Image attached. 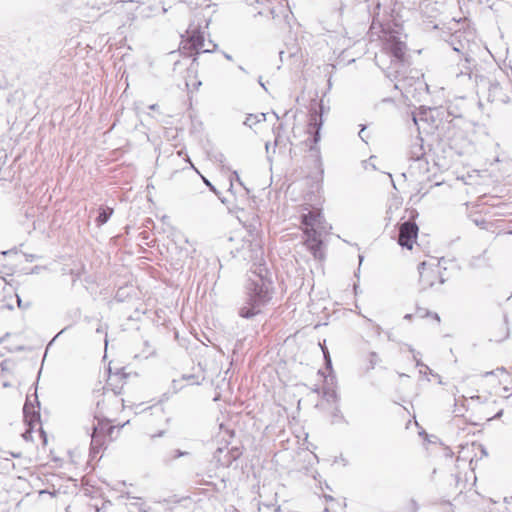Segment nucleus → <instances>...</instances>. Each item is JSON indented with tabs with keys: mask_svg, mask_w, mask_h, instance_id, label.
Returning a JSON list of instances; mask_svg holds the SVG:
<instances>
[{
	"mask_svg": "<svg viewBox=\"0 0 512 512\" xmlns=\"http://www.w3.org/2000/svg\"><path fill=\"white\" fill-rule=\"evenodd\" d=\"M237 253L244 260L252 262L245 285L244 302L238 310V315L244 319H252L272 300L273 281L265 266L264 252L259 240H244Z\"/></svg>",
	"mask_w": 512,
	"mask_h": 512,
	"instance_id": "f257e3e1",
	"label": "nucleus"
},
{
	"mask_svg": "<svg viewBox=\"0 0 512 512\" xmlns=\"http://www.w3.org/2000/svg\"><path fill=\"white\" fill-rule=\"evenodd\" d=\"M300 220L306 248L315 259L322 260L324 258L322 237L327 233V223L321 210H309L307 213H302Z\"/></svg>",
	"mask_w": 512,
	"mask_h": 512,
	"instance_id": "f03ea898",
	"label": "nucleus"
},
{
	"mask_svg": "<svg viewBox=\"0 0 512 512\" xmlns=\"http://www.w3.org/2000/svg\"><path fill=\"white\" fill-rule=\"evenodd\" d=\"M385 49L391 55V68L394 69V79L398 82H405L406 67L408 66V58L406 55V43L401 41L395 34H390L385 42Z\"/></svg>",
	"mask_w": 512,
	"mask_h": 512,
	"instance_id": "7ed1b4c3",
	"label": "nucleus"
},
{
	"mask_svg": "<svg viewBox=\"0 0 512 512\" xmlns=\"http://www.w3.org/2000/svg\"><path fill=\"white\" fill-rule=\"evenodd\" d=\"M507 76L500 68H496L490 76H481L479 85L487 87L489 102L508 104L512 97L507 94L504 84H508Z\"/></svg>",
	"mask_w": 512,
	"mask_h": 512,
	"instance_id": "20e7f679",
	"label": "nucleus"
},
{
	"mask_svg": "<svg viewBox=\"0 0 512 512\" xmlns=\"http://www.w3.org/2000/svg\"><path fill=\"white\" fill-rule=\"evenodd\" d=\"M417 216L418 212L412 210L409 219L399 225L398 244L403 248L412 249L418 236L419 227L415 222Z\"/></svg>",
	"mask_w": 512,
	"mask_h": 512,
	"instance_id": "39448f33",
	"label": "nucleus"
},
{
	"mask_svg": "<svg viewBox=\"0 0 512 512\" xmlns=\"http://www.w3.org/2000/svg\"><path fill=\"white\" fill-rule=\"evenodd\" d=\"M455 76L464 83L467 82L469 85L479 86L482 75L478 73L475 59L466 55L464 59L460 60Z\"/></svg>",
	"mask_w": 512,
	"mask_h": 512,
	"instance_id": "423d86ee",
	"label": "nucleus"
},
{
	"mask_svg": "<svg viewBox=\"0 0 512 512\" xmlns=\"http://www.w3.org/2000/svg\"><path fill=\"white\" fill-rule=\"evenodd\" d=\"M95 419L97 422L93 423L91 427V443L89 448H102L105 445V439L111 437V434L114 432V426L106 419H99L97 417Z\"/></svg>",
	"mask_w": 512,
	"mask_h": 512,
	"instance_id": "0eeeda50",
	"label": "nucleus"
},
{
	"mask_svg": "<svg viewBox=\"0 0 512 512\" xmlns=\"http://www.w3.org/2000/svg\"><path fill=\"white\" fill-rule=\"evenodd\" d=\"M425 150L423 146V139L416 137L409 148L408 158L413 161L415 165H410L411 169H418L420 173H426L429 171V163L425 158Z\"/></svg>",
	"mask_w": 512,
	"mask_h": 512,
	"instance_id": "6e6552de",
	"label": "nucleus"
},
{
	"mask_svg": "<svg viewBox=\"0 0 512 512\" xmlns=\"http://www.w3.org/2000/svg\"><path fill=\"white\" fill-rule=\"evenodd\" d=\"M419 271V281L423 290L433 287L435 284V280L439 278V283H445L446 279L439 273V271L434 270L431 267L427 266V263L421 262L418 265Z\"/></svg>",
	"mask_w": 512,
	"mask_h": 512,
	"instance_id": "1a4fd4ad",
	"label": "nucleus"
},
{
	"mask_svg": "<svg viewBox=\"0 0 512 512\" xmlns=\"http://www.w3.org/2000/svg\"><path fill=\"white\" fill-rule=\"evenodd\" d=\"M23 413L26 421L30 424L40 422V401L36 391L32 395L27 396Z\"/></svg>",
	"mask_w": 512,
	"mask_h": 512,
	"instance_id": "9d476101",
	"label": "nucleus"
},
{
	"mask_svg": "<svg viewBox=\"0 0 512 512\" xmlns=\"http://www.w3.org/2000/svg\"><path fill=\"white\" fill-rule=\"evenodd\" d=\"M128 377V374L125 373L124 369H119L117 372L109 376V379L104 387V390L113 392L114 396L120 395L123 389V382L119 385V382L124 381Z\"/></svg>",
	"mask_w": 512,
	"mask_h": 512,
	"instance_id": "9b49d317",
	"label": "nucleus"
},
{
	"mask_svg": "<svg viewBox=\"0 0 512 512\" xmlns=\"http://www.w3.org/2000/svg\"><path fill=\"white\" fill-rule=\"evenodd\" d=\"M188 44L195 54L210 53L212 49L205 47L204 36L200 31H193L189 36Z\"/></svg>",
	"mask_w": 512,
	"mask_h": 512,
	"instance_id": "f8f14e48",
	"label": "nucleus"
},
{
	"mask_svg": "<svg viewBox=\"0 0 512 512\" xmlns=\"http://www.w3.org/2000/svg\"><path fill=\"white\" fill-rule=\"evenodd\" d=\"M322 116L318 115V112L315 111L310 115V123L309 125L315 129V133L313 135V142L317 144L320 140V128L322 126Z\"/></svg>",
	"mask_w": 512,
	"mask_h": 512,
	"instance_id": "ddd939ff",
	"label": "nucleus"
},
{
	"mask_svg": "<svg viewBox=\"0 0 512 512\" xmlns=\"http://www.w3.org/2000/svg\"><path fill=\"white\" fill-rule=\"evenodd\" d=\"M4 454H5V456L0 457V467L3 470L9 471L11 468L15 467V464L12 461V459L9 458L8 456H10L12 458H20L21 457V453L20 452L15 453V452H12V451H9V450H4Z\"/></svg>",
	"mask_w": 512,
	"mask_h": 512,
	"instance_id": "4468645a",
	"label": "nucleus"
},
{
	"mask_svg": "<svg viewBox=\"0 0 512 512\" xmlns=\"http://www.w3.org/2000/svg\"><path fill=\"white\" fill-rule=\"evenodd\" d=\"M112 214H113V209L112 208H110V207H100L99 208L98 216H97V218L95 220L96 224L98 226L104 225L105 223L108 222V220L110 219Z\"/></svg>",
	"mask_w": 512,
	"mask_h": 512,
	"instance_id": "2eb2a0df",
	"label": "nucleus"
},
{
	"mask_svg": "<svg viewBox=\"0 0 512 512\" xmlns=\"http://www.w3.org/2000/svg\"><path fill=\"white\" fill-rule=\"evenodd\" d=\"M265 120V114L264 113H261L259 115H253V114H249L247 117H246V120L244 121V124L249 126V127H252V125L260 122V121H264Z\"/></svg>",
	"mask_w": 512,
	"mask_h": 512,
	"instance_id": "dca6fc26",
	"label": "nucleus"
},
{
	"mask_svg": "<svg viewBox=\"0 0 512 512\" xmlns=\"http://www.w3.org/2000/svg\"><path fill=\"white\" fill-rule=\"evenodd\" d=\"M342 422H346L345 418H344L341 410L339 409V407H335L331 413V423L337 424V423H342Z\"/></svg>",
	"mask_w": 512,
	"mask_h": 512,
	"instance_id": "f3484780",
	"label": "nucleus"
},
{
	"mask_svg": "<svg viewBox=\"0 0 512 512\" xmlns=\"http://www.w3.org/2000/svg\"><path fill=\"white\" fill-rule=\"evenodd\" d=\"M416 314L421 317V318H424V317H432L433 319H435L437 322H440V317L437 313H434V312H430L428 311L427 309L425 308H417V311H416Z\"/></svg>",
	"mask_w": 512,
	"mask_h": 512,
	"instance_id": "a211bd4d",
	"label": "nucleus"
},
{
	"mask_svg": "<svg viewBox=\"0 0 512 512\" xmlns=\"http://www.w3.org/2000/svg\"><path fill=\"white\" fill-rule=\"evenodd\" d=\"M181 382L186 381L189 385H200L201 381H199L198 376L194 374H183L180 378Z\"/></svg>",
	"mask_w": 512,
	"mask_h": 512,
	"instance_id": "6ab92c4d",
	"label": "nucleus"
},
{
	"mask_svg": "<svg viewBox=\"0 0 512 512\" xmlns=\"http://www.w3.org/2000/svg\"><path fill=\"white\" fill-rule=\"evenodd\" d=\"M188 453L186 451H182V450H172L171 451V454H169L168 456H165L164 458V461L166 463H169L171 462L172 460H175V459H178L184 455H187Z\"/></svg>",
	"mask_w": 512,
	"mask_h": 512,
	"instance_id": "aec40b11",
	"label": "nucleus"
},
{
	"mask_svg": "<svg viewBox=\"0 0 512 512\" xmlns=\"http://www.w3.org/2000/svg\"><path fill=\"white\" fill-rule=\"evenodd\" d=\"M234 180H235L237 183H239V185H241V186L246 190V192H247V193H249V192H250V191H249V189H248V188H246V187L244 186V184H243V182H242V180H241V178H240V176H239V174H238V172H237V171H234V172L232 173V177L230 178V187H229V191H232V188H233V181H234Z\"/></svg>",
	"mask_w": 512,
	"mask_h": 512,
	"instance_id": "412c9836",
	"label": "nucleus"
},
{
	"mask_svg": "<svg viewBox=\"0 0 512 512\" xmlns=\"http://www.w3.org/2000/svg\"><path fill=\"white\" fill-rule=\"evenodd\" d=\"M184 388V384L181 382L180 379H173L171 383V389L174 394L178 393Z\"/></svg>",
	"mask_w": 512,
	"mask_h": 512,
	"instance_id": "4be33fe9",
	"label": "nucleus"
},
{
	"mask_svg": "<svg viewBox=\"0 0 512 512\" xmlns=\"http://www.w3.org/2000/svg\"><path fill=\"white\" fill-rule=\"evenodd\" d=\"M378 362H379L378 354L376 352H371L369 354V367H368V369H374Z\"/></svg>",
	"mask_w": 512,
	"mask_h": 512,
	"instance_id": "5701e85b",
	"label": "nucleus"
},
{
	"mask_svg": "<svg viewBox=\"0 0 512 512\" xmlns=\"http://www.w3.org/2000/svg\"><path fill=\"white\" fill-rule=\"evenodd\" d=\"M130 506V512H147V510L144 508L143 504H139L137 501L131 502L129 504Z\"/></svg>",
	"mask_w": 512,
	"mask_h": 512,
	"instance_id": "b1692460",
	"label": "nucleus"
},
{
	"mask_svg": "<svg viewBox=\"0 0 512 512\" xmlns=\"http://www.w3.org/2000/svg\"><path fill=\"white\" fill-rule=\"evenodd\" d=\"M221 433L223 434L222 439L225 440L226 445H229L230 442L225 439V435H228L230 438L234 436V432L229 429H223V425H220Z\"/></svg>",
	"mask_w": 512,
	"mask_h": 512,
	"instance_id": "393cba45",
	"label": "nucleus"
},
{
	"mask_svg": "<svg viewBox=\"0 0 512 512\" xmlns=\"http://www.w3.org/2000/svg\"><path fill=\"white\" fill-rule=\"evenodd\" d=\"M409 351L414 354L413 358H414V360L416 362V366L417 367H425L426 369L429 370L428 366H426L420 359L417 358V356L415 354V350L412 348V346H409Z\"/></svg>",
	"mask_w": 512,
	"mask_h": 512,
	"instance_id": "a878e982",
	"label": "nucleus"
},
{
	"mask_svg": "<svg viewBox=\"0 0 512 512\" xmlns=\"http://www.w3.org/2000/svg\"><path fill=\"white\" fill-rule=\"evenodd\" d=\"M283 129V124H279L277 127L273 128L274 133H276L275 137V146L272 149V152L275 153V147L278 145L279 131Z\"/></svg>",
	"mask_w": 512,
	"mask_h": 512,
	"instance_id": "bb28decb",
	"label": "nucleus"
},
{
	"mask_svg": "<svg viewBox=\"0 0 512 512\" xmlns=\"http://www.w3.org/2000/svg\"><path fill=\"white\" fill-rule=\"evenodd\" d=\"M334 458L335 459H334L333 464H341L342 466H346L347 461L342 457V455H340L339 458L337 456H335Z\"/></svg>",
	"mask_w": 512,
	"mask_h": 512,
	"instance_id": "cd10ccee",
	"label": "nucleus"
},
{
	"mask_svg": "<svg viewBox=\"0 0 512 512\" xmlns=\"http://www.w3.org/2000/svg\"><path fill=\"white\" fill-rule=\"evenodd\" d=\"M474 223L481 228H486L487 225V221L485 219H475Z\"/></svg>",
	"mask_w": 512,
	"mask_h": 512,
	"instance_id": "c85d7f7f",
	"label": "nucleus"
},
{
	"mask_svg": "<svg viewBox=\"0 0 512 512\" xmlns=\"http://www.w3.org/2000/svg\"><path fill=\"white\" fill-rule=\"evenodd\" d=\"M499 371L500 372H504L505 369L503 367L502 368H497L496 370L485 372L483 376L484 377H488L490 375H494L496 372H499Z\"/></svg>",
	"mask_w": 512,
	"mask_h": 512,
	"instance_id": "c756f323",
	"label": "nucleus"
},
{
	"mask_svg": "<svg viewBox=\"0 0 512 512\" xmlns=\"http://www.w3.org/2000/svg\"><path fill=\"white\" fill-rule=\"evenodd\" d=\"M324 361H325L326 369H329V370L332 371V360H331V357H325Z\"/></svg>",
	"mask_w": 512,
	"mask_h": 512,
	"instance_id": "7c9ffc66",
	"label": "nucleus"
},
{
	"mask_svg": "<svg viewBox=\"0 0 512 512\" xmlns=\"http://www.w3.org/2000/svg\"><path fill=\"white\" fill-rule=\"evenodd\" d=\"M205 184L210 188L211 191H213L215 194H217V190L215 186H213L206 178H203Z\"/></svg>",
	"mask_w": 512,
	"mask_h": 512,
	"instance_id": "2f4dec72",
	"label": "nucleus"
},
{
	"mask_svg": "<svg viewBox=\"0 0 512 512\" xmlns=\"http://www.w3.org/2000/svg\"><path fill=\"white\" fill-rule=\"evenodd\" d=\"M40 434H41V437L43 439V445H47V435H46L45 431L42 428H40Z\"/></svg>",
	"mask_w": 512,
	"mask_h": 512,
	"instance_id": "473e14b6",
	"label": "nucleus"
},
{
	"mask_svg": "<svg viewBox=\"0 0 512 512\" xmlns=\"http://www.w3.org/2000/svg\"><path fill=\"white\" fill-rule=\"evenodd\" d=\"M121 498L138 500V498H136V497H132V496L130 495V493H129V492H123V493L121 494Z\"/></svg>",
	"mask_w": 512,
	"mask_h": 512,
	"instance_id": "72a5a7b5",
	"label": "nucleus"
},
{
	"mask_svg": "<svg viewBox=\"0 0 512 512\" xmlns=\"http://www.w3.org/2000/svg\"><path fill=\"white\" fill-rule=\"evenodd\" d=\"M321 349H322L324 358L325 357H330L329 351H328V349H327V347L325 345L321 346Z\"/></svg>",
	"mask_w": 512,
	"mask_h": 512,
	"instance_id": "f704fd0d",
	"label": "nucleus"
},
{
	"mask_svg": "<svg viewBox=\"0 0 512 512\" xmlns=\"http://www.w3.org/2000/svg\"><path fill=\"white\" fill-rule=\"evenodd\" d=\"M265 149H266V153H267V158L270 160L271 157H270V150H271V147H270V144L269 143H266L265 145Z\"/></svg>",
	"mask_w": 512,
	"mask_h": 512,
	"instance_id": "c9c22d12",
	"label": "nucleus"
},
{
	"mask_svg": "<svg viewBox=\"0 0 512 512\" xmlns=\"http://www.w3.org/2000/svg\"><path fill=\"white\" fill-rule=\"evenodd\" d=\"M471 400H476V401H479L481 402L482 401V397L480 395H473L470 397Z\"/></svg>",
	"mask_w": 512,
	"mask_h": 512,
	"instance_id": "e433bc0d",
	"label": "nucleus"
},
{
	"mask_svg": "<svg viewBox=\"0 0 512 512\" xmlns=\"http://www.w3.org/2000/svg\"><path fill=\"white\" fill-rule=\"evenodd\" d=\"M71 274L74 275L73 282H75L78 278H80V272L74 273V271L71 270Z\"/></svg>",
	"mask_w": 512,
	"mask_h": 512,
	"instance_id": "4c0bfd02",
	"label": "nucleus"
},
{
	"mask_svg": "<svg viewBox=\"0 0 512 512\" xmlns=\"http://www.w3.org/2000/svg\"><path fill=\"white\" fill-rule=\"evenodd\" d=\"M324 498L326 501L335 502V499L331 495H324Z\"/></svg>",
	"mask_w": 512,
	"mask_h": 512,
	"instance_id": "58836bf2",
	"label": "nucleus"
},
{
	"mask_svg": "<svg viewBox=\"0 0 512 512\" xmlns=\"http://www.w3.org/2000/svg\"><path fill=\"white\" fill-rule=\"evenodd\" d=\"M258 83L260 84V86H261L265 91H267V88H266L265 84H264V83H263V81H262V77H259V79H258Z\"/></svg>",
	"mask_w": 512,
	"mask_h": 512,
	"instance_id": "ea45409f",
	"label": "nucleus"
},
{
	"mask_svg": "<svg viewBox=\"0 0 512 512\" xmlns=\"http://www.w3.org/2000/svg\"><path fill=\"white\" fill-rule=\"evenodd\" d=\"M503 414V410L498 411L491 419L500 418Z\"/></svg>",
	"mask_w": 512,
	"mask_h": 512,
	"instance_id": "a19ab883",
	"label": "nucleus"
},
{
	"mask_svg": "<svg viewBox=\"0 0 512 512\" xmlns=\"http://www.w3.org/2000/svg\"><path fill=\"white\" fill-rule=\"evenodd\" d=\"M17 303H18V307L19 308H23V306H22L23 302H22V300H21V298L19 296H17Z\"/></svg>",
	"mask_w": 512,
	"mask_h": 512,
	"instance_id": "79ce46f5",
	"label": "nucleus"
},
{
	"mask_svg": "<svg viewBox=\"0 0 512 512\" xmlns=\"http://www.w3.org/2000/svg\"><path fill=\"white\" fill-rule=\"evenodd\" d=\"M364 129H365V127H363V128L361 129V131L359 132V137H360L363 141L365 140V139H364Z\"/></svg>",
	"mask_w": 512,
	"mask_h": 512,
	"instance_id": "37998d69",
	"label": "nucleus"
},
{
	"mask_svg": "<svg viewBox=\"0 0 512 512\" xmlns=\"http://www.w3.org/2000/svg\"><path fill=\"white\" fill-rule=\"evenodd\" d=\"M223 55L227 60L232 61V56L230 54L224 52Z\"/></svg>",
	"mask_w": 512,
	"mask_h": 512,
	"instance_id": "c03bdc74",
	"label": "nucleus"
},
{
	"mask_svg": "<svg viewBox=\"0 0 512 512\" xmlns=\"http://www.w3.org/2000/svg\"><path fill=\"white\" fill-rule=\"evenodd\" d=\"M157 108H158L157 104H152V105L149 106L150 110H156Z\"/></svg>",
	"mask_w": 512,
	"mask_h": 512,
	"instance_id": "a18cd8bd",
	"label": "nucleus"
},
{
	"mask_svg": "<svg viewBox=\"0 0 512 512\" xmlns=\"http://www.w3.org/2000/svg\"><path fill=\"white\" fill-rule=\"evenodd\" d=\"M324 512H335L332 507H325Z\"/></svg>",
	"mask_w": 512,
	"mask_h": 512,
	"instance_id": "49530a36",
	"label": "nucleus"
},
{
	"mask_svg": "<svg viewBox=\"0 0 512 512\" xmlns=\"http://www.w3.org/2000/svg\"><path fill=\"white\" fill-rule=\"evenodd\" d=\"M238 68H239V70H241L242 72L247 73L246 69H245L243 66H241V65H240V66H238Z\"/></svg>",
	"mask_w": 512,
	"mask_h": 512,
	"instance_id": "de8ad7c7",
	"label": "nucleus"
},
{
	"mask_svg": "<svg viewBox=\"0 0 512 512\" xmlns=\"http://www.w3.org/2000/svg\"><path fill=\"white\" fill-rule=\"evenodd\" d=\"M444 262V258H441L438 260V266H441V264Z\"/></svg>",
	"mask_w": 512,
	"mask_h": 512,
	"instance_id": "09e8293b",
	"label": "nucleus"
},
{
	"mask_svg": "<svg viewBox=\"0 0 512 512\" xmlns=\"http://www.w3.org/2000/svg\"><path fill=\"white\" fill-rule=\"evenodd\" d=\"M411 317H412V315H411V314H406V315L404 316V318H405V319H411Z\"/></svg>",
	"mask_w": 512,
	"mask_h": 512,
	"instance_id": "8fccbe9b",
	"label": "nucleus"
},
{
	"mask_svg": "<svg viewBox=\"0 0 512 512\" xmlns=\"http://www.w3.org/2000/svg\"><path fill=\"white\" fill-rule=\"evenodd\" d=\"M482 455H487V451L485 449L480 450Z\"/></svg>",
	"mask_w": 512,
	"mask_h": 512,
	"instance_id": "3c124183",
	"label": "nucleus"
},
{
	"mask_svg": "<svg viewBox=\"0 0 512 512\" xmlns=\"http://www.w3.org/2000/svg\"><path fill=\"white\" fill-rule=\"evenodd\" d=\"M209 44H210V45H213V48H215V47L217 46L216 44H213V42H212V41H209ZM213 50H214V49H212V51H213Z\"/></svg>",
	"mask_w": 512,
	"mask_h": 512,
	"instance_id": "603ef678",
	"label": "nucleus"
},
{
	"mask_svg": "<svg viewBox=\"0 0 512 512\" xmlns=\"http://www.w3.org/2000/svg\"><path fill=\"white\" fill-rule=\"evenodd\" d=\"M209 44H210V45H213V48H215V47L217 46L216 44H213V42H212V41H209ZM213 50H214V49H212V51H213Z\"/></svg>",
	"mask_w": 512,
	"mask_h": 512,
	"instance_id": "864d4df0",
	"label": "nucleus"
},
{
	"mask_svg": "<svg viewBox=\"0 0 512 512\" xmlns=\"http://www.w3.org/2000/svg\"><path fill=\"white\" fill-rule=\"evenodd\" d=\"M91 452H94V454L96 455L100 450L99 449H96V450H90Z\"/></svg>",
	"mask_w": 512,
	"mask_h": 512,
	"instance_id": "5fc2aeb1",
	"label": "nucleus"
},
{
	"mask_svg": "<svg viewBox=\"0 0 512 512\" xmlns=\"http://www.w3.org/2000/svg\"><path fill=\"white\" fill-rule=\"evenodd\" d=\"M400 377H408V375L404 374V373H400L399 374Z\"/></svg>",
	"mask_w": 512,
	"mask_h": 512,
	"instance_id": "6e6d98bb",
	"label": "nucleus"
},
{
	"mask_svg": "<svg viewBox=\"0 0 512 512\" xmlns=\"http://www.w3.org/2000/svg\"><path fill=\"white\" fill-rule=\"evenodd\" d=\"M429 443L435 444L436 442L434 440L428 439Z\"/></svg>",
	"mask_w": 512,
	"mask_h": 512,
	"instance_id": "4d7b16f0",
	"label": "nucleus"
},
{
	"mask_svg": "<svg viewBox=\"0 0 512 512\" xmlns=\"http://www.w3.org/2000/svg\"><path fill=\"white\" fill-rule=\"evenodd\" d=\"M240 456V453L239 454H236V455H232L233 458H238Z\"/></svg>",
	"mask_w": 512,
	"mask_h": 512,
	"instance_id": "13d9d810",
	"label": "nucleus"
},
{
	"mask_svg": "<svg viewBox=\"0 0 512 512\" xmlns=\"http://www.w3.org/2000/svg\"><path fill=\"white\" fill-rule=\"evenodd\" d=\"M453 49L457 52H460V49L458 47H453Z\"/></svg>",
	"mask_w": 512,
	"mask_h": 512,
	"instance_id": "bf43d9fd",
	"label": "nucleus"
},
{
	"mask_svg": "<svg viewBox=\"0 0 512 512\" xmlns=\"http://www.w3.org/2000/svg\"><path fill=\"white\" fill-rule=\"evenodd\" d=\"M359 260H360V263L363 261V256L362 255H359Z\"/></svg>",
	"mask_w": 512,
	"mask_h": 512,
	"instance_id": "052dcab7",
	"label": "nucleus"
},
{
	"mask_svg": "<svg viewBox=\"0 0 512 512\" xmlns=\"http://www.w3.org/2000/svg\"><path fill=\"white\" fill-rule=\"evenodd\" d=\"M119 484L125 486L126 485V482L125 481H122V482H119Z\"/></svg>",
	"mask_w": 512,
	"mask_h": 512,
	"instance_id": "680f3d73",
	"label": "nucleus"
},
{
	"mask_svg": "<svg viewBox=\"0 0 512 512\" xmlns=\"http://www.w3.org/2000/svg\"><path fill=\"white\" fill-rule=\"evenodd\" d=\"M412 504L414 505L415 509H417L415 500H412Z\"/></svg>",
	"mask_w": 512,
	"mask_h": 512,
	"instance_id": "e2e57ef3",
	"label": "nucleus"
},
{
	"mask_svg": "<svg viewBox=\"0 0 512 512\" xmlns=\"http://www.w3.org/2000/svg\"><path fill=\"white\" fill-rule=\"evenodd\" d=\"M458 448L463 449V448H465V446L461 444L458 446Z\"/></svg>",
	"mask_w": 512,
	"mask_h": 512,
	"instance_id": "0e129e2a",
	"label": "nucleus"
},
{
	"mask_svg": "<svg viewBox=\"0 0 512 512\" xmlns=\"http://www.w3.org/2000/svg\"><path fill=\"white\" fill-rule=\"evenodd\" d=\"M449 452H451V455H450V456H453V455H454V452H452V449H449Z\"/></svg>",
	"mask_w": 512,
	"mask_h": 512,
	"instance_id": "69168bd1",
	"label": "nucleus"
},
{
	"mask_svg": "<svg viewBox=\"0 0 512 512\" xmlns=\"http://www.w3.org/2000/svg\"><path fill=\"white\" fill-rule=\"evenodd\" d=\"M449 452H451V455H450V456H453V455H454V452H452V449H449Z\"/></svg>",
	"mask_w": 512,
	"mask_h": 512,
	"instance_id": "338daca9",
	"label": "nucleus"
}]
</instances>
